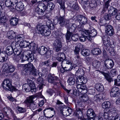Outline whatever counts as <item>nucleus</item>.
<instances>
[{
	"mask_svg": "<svg viewBox=\"0 0 120 120\" xmlns=\"http://www.w3.org/2000/svg\"><path fill=\"white\" fill-rule=\"evenodd\" d=\"M55 5L52 2H50L47 5L46 7V11H50L53 10L54 8Z\"/></svg>",
	"mask_w": 120,
	"mask_h": 120,
	"instance_id": "nucleus-35",
	"label": "nucleus"
},
{
	"mask_svg": "<svg viewBox=\"0 0 120 120\" xmlns=\"http://www.w3.org/2000/svg\"><path fill=\"white\" fill-rule=\"evenodd\" d=\"M72 8L74 10H78L79 9V7L77 3L75 2Z\"/></svg>",
	"mask_w": 120,
	"mask_h": 120,
	"instance_id": "nucleus-61",
	"label": "nucleus"
},
{
	"mask_svg": "<svg viewBox=\"0 0 120 120\" xmlns=\"http://www.w3.org/2000/svg\"><path fill=\"white\" fill-rule=\"evenodd\" d=\"M17 41H16L15 40L14 41H13L11 43V45L10 46L12 47L14 49V50L15 49L17 50L16 48V45H17L16 44Z\"/></svg>",
	"mask_w": 120,
	"mask_h": 120,
	"instance_id": "nucleus-59",
	"label": "nucleus"
},
{
	"mask_svg": "<svg viewBox=\"0 0 120 120\" xmlns=\"http://www.w3.org/2000/svg\"><path fill=\"white\" fill-rule=\"evenodd\" d=\"M30 64L29 68L30 69V74L34 76H37L38 73V71H37L32 64L30 63Z\"/></svg>",
	"mask_w": 120,
	"mask_h": 120,
	"instance_id": "nucleus-17",
	"label": "nucleus"
},
{
	"mask_svg": "<svg viewBox=\"0 0 120 120\" xmlns=\"http://www.w3.org/2000/svg\"><path fill=\"white\" fill-rule=\"evenodd\" d=\"M15 4V3L13 2L12 0H7L5 2V4L6 6L7 7L10 6L12 7Z\"/></svg>",
	"mask_w": 120,
	"mask_h": 120,
	"instance_id": "nucleus-42",
	"label": "nucleus"
},
{
	"mask_svg": "<svg viewBox=\"0 0 120 120\" xmlns=\"http://www.w3.org/2000/svg\"><path fill=\"white\" fill-rule=\"evenodd\" d=\"M54 110V109L52 108H47L46 109L44 110V116L46 117L45 115L46 114H48L49 112H51V111H53Z\"/></svg>",
	"mask_w": 120,
	"mask_h": 120,
	"instance_id": "nucleus-48",
	"label": "nucleus"
},
{
	"mask_svg": "<svg viewBox=\"0 0 120 120\" xmlns=\"http://www.w3.org/2000/svg\"><path fill=\"white\" fill-rule=\"evenodd\" d=\"M2 85L5 90H8L11 91L17 90L16 88L12 86L11 81L8 79H4L2 83Z\"/></svg>",
	"mask_w": 120,
	"mask_h": 120,
	"instance_id": "nucleus-2",
	"label": "nucleus"
},
{
	"mask_svg": "<svg viewBox=\"0 0 120 120\" xmlns=\"http://www.w3.org/2000/svg\"><path fill=\"white\" fill-rule=\"evenodd\" d=\"M95 88L97 91H102L104 89L103 85L100 83L96 84L95 86Z\"/></svg>",
	"mask_w": 120,
	"mask_h": 120,
	"instance_id": "nucleus-34",
	"label": "nucleus"
},
{
	"mask_svg": "<svg viewBox=\"0 0 120 120\" xmlns=\"http://www.w3.org/2000/svg\"><path fill=\"white\" fill-rule=\"evenodd\" d=\"M97 3L96 1L94 0H93L90 3L89 5L91 8H95L97 6Z\"/></svg>",
	"mask_w": 120,
	"mask_h": 120,
	"instance_id": "nucleus-49",
	"label": "nucleus"
},
{
	"mask_svg": "<svg viewBox=\"0 0 120 120\" xmlns=\"http://www.w3.org/2000/svg\"><path fill=\"white\" fill-rule=\"evenodd\" d=\"M7 20L6 17L5 15L2 16L0 18V23L3 24L4 26L5 25V22Z\"/></svg>",
	"mask_w": 120,
	"mask_h": 120,
	"instance_id": "nucleus-46",
	"label": "nucleus"
},
{
	"mask_svg": "<svg viewBox=\"0 0 120 120\" xmlns=\"http://www.w3.org/2000/svg\"><path fill=\"white\" fill-rule=\"evenodd\" d=\"M82 80H81L80 78L79 77H77L76 80V82L77 84L76 86L80 85L83 84L82 82Z\"/></svg>",
	"mask_w": 120,
	"mask_h": 120,
	"instance_id": "nucleus-55",
	"label": "nucleus"
},
{
	"mask_svg": "<svg viewBox=\"0 0 120 120\" xmlns=\"http://www.w3.org/2000/svg\"><path fill=\"white\" fill-rule=\"evenodd\" d=\"M72 35L71 38L73 41H76L78 40L79 37L77 35L73 34Z\"/></svg>",
	"mask_w": 120,
	"mask_h": 120,
	"instance_id": "nucleus-53",
	"label": "nucleus"
},
{
	"mask_svg": "<svg viewBox=\"0 0 120 120\" xmlns=\"http://www.w3.org/2000/svg\"><path fill=\"white\" fill-rule=\"evenodd\" d=\"M86 115L88 118L91 119L96 116V114L93 109H90L87 110Z\"/></svg>",
	"mask_w": 120,
	"mask_h": 120,
	"instance_id": "nucleus-20",
	"label": "nucleus"
},
{
	"mask_svg": "<svg viewBox=\"0 0 120 120\" xmlns=\"http://www.w3.org/2000/svg\"><path fill=\"white\" fill-rule=\"evenodd\" d=\"M106 22L105 20H100L99 22V24L101 26H106L107 25Z\"/></svg>",
	"mask_w": 120,
	"mask_h": 120,
	"instance_id": "nucleus-56",
	"label": "nucleus"
},
{
	"mask_svg": "<svg viewBox=\"0 0 120 120\" xmlns=\"http://www.w3.org/2000/svg\"><path fill=\"white\" fill-rule=\"evenodd\" d=\"M102 106L104 109H106V108H109L107 110H109L111 107H113L111 105V103L109 101H106L103 102L102 104Z\"/></svg>",
	"mask_w": 120,
	"mask_h": 120,
	"instance_id": "nucleus-28",
	"label": "nucleus"
},
{
	"mask_svg": "<svg viewBox=\"0 0 120 120\" xmlns=\"http://www.w3.org/2000/svg\"><path fill=\"white\" fill-rule=\"evenodd\" d=\"M77 90H74V92H73V94L76 96H79V94L81 91L79 89H78Z\"/></svg>",
	"mask_w": 120,
	"mask_h": 120,
	"instance_id": "nucleus-57",
	"label": "nucleus"
},
{
	"mask_svg": "<svg viewBox=\"0 0 120 120\" xmlns=\"http://www.w3.org/2000/svg\"><path fill=\"white\" fill-rule=\"evenodd\" d=\"M10 108H4L3 109V111L6 114L8 115Z\"/></svg>",
	"mask_w": 120,
	"mask_h": 120,
	"instance_id": "nucleus-62",
	"label": "nucleus"
},
{
	"mask_svg": "<svg viewBox=\"0 0 120 120\" xmlns=\"http://www.w3.org/2000/svg\"><path fill=\"white\" fill-rule=\"evenodd\" d=\"M69 26L67 28V33L65 35L66 40L67 43L70 42L71 41V37L73 34L77 26L75 23H73L70 27Z\"/></svg>",
	"mask_w": 120,
	"mask_h": 120,
	"instance_id": "nucleus-3",
	"label": "nucleus"
},
{
	"mask_svg": "<svg viewBox=\"0 0 120 120\" xmlns=\"http://www.w3.org/2000/svg\"><path fill=\"white\" fill-rule=\"evenodd\" d=\"M34 56L33 54L31 51H28L26 52V54L24 56L22 59L24 60H28L29 62L32 61L34 59Z\"/></svg>",
	"mask_w": 120,
	"mask_h": 120,
	"instance_id": "nucleus-11",
	"label": "nucleus"
},
{
	"mask_svg": "<svg viewBox=\"0 0 120 120\" xmlns=\"http://www.w3.org/2000/svg\"><path fill=\"white\" fill-rule=\"evenodd\" d=\"M1 56H0V62H3L5 60V55L4 53H1Z\"/></svg>",
	"mask_w": 120,
	"mask_h": 120,
	"instance_id": "nucleus-54",
	"label": "nucleus"
},
{
	"mask_svg": "<svg viewBox=\"0 0 120 120\" xmlns=\"http://www.w3.org/2000/svg\"><path fill=\"white\" fill-rule=\"evenodd\" d=\"M66 56L65 54L63 53L59 52L57 53L56 59L59 62H61V65L63 64V62L66 61Z\"/></svg>",
	"mask_w": 120,
	"mask_h": 120,
	"instance_id": "nucleus-13",
	"label": "nucleus"
},
{
	"mask_svg": "<svg viewBox=\"0 0 120 120\" xmlns=\"http://www.w3.org/2000/svg\"><path fill=\"white\" fill-rule=\"evenodd\" d=\"M83 32V34L89 35L91 37H95L97 34V31L92 27H90L88 30H85Z\"/></svg>",
	"mask_w": 120,
	"mask_h": 120,
	"instance_id": "nucleus-9",
	"label": "nucleus"
},
{
	"mask_svg": "<svg viewBox=\"0 0 120 120\" xmlns=\"http://www.w3.org/2000/svg\"><path fill=\"white\" fill-rule=\"evenodd\" d=\"M14 49L10 46H7L6 49V52L7 55L10 56L14 53Z\"/></svg>",
	"mask_w": 120,
	"mask_h": 120,
	"instance_id": "nucleus-27",
	"label": "nucleus"
},
{
	"mask_svg": "<svg viewBox=\"0 0 120 120\" xmlns=\"http://www.w3.org/2000/svg\"><path fill=\"white\" fill-rule=\"evenodd\" d=\"M53 45L54 49L56 52H58L61 50L62 43L60 40H55L53 43Z\"/></svg>",
	"mask_w": 120,
	"mask_h": 120,
	"instance_id": "nucleus-8",
	"label": "nucleus"
},
{
	"mask_svg": "<svg viewBox=\"0 0 120 120\" xmlns=\"http://www.w3.org/2000/svg\"><path fill=\"white\" fill-rule=\"evenodd\" d=\"M92 53L94 55H98L101 53V51L99 49L96 48L92 50Z\"/></svg>",
	"mask_w": 120,
	"mask_h": 120,
	"instance_id": "nucleus-44",
	"label": "nucleus"
},
{
	"mask_svg": "<svg viewBox=\"0 0 120 120\" xmlns=\"http://www.w3.org/2000/svg\"><path fill=\"white\" fill-rule=\"evenodd\" d=\"M38 52L41 55H43L46 58H49L51 56V54L50 50L48 49L44 46L40 47L38 50Z\"/></svg>",
	"mask_w": 120,
	"mask_h": 120,
	"instance_id": "nucleus-6",
	"label": "nucleus"
},
{
	"mask_svg": "<svg viewBox=\"0 0 120 120\" xmlns=\"http://www.w3.org/2000/svg\"><path fill=\"white\" fill-rule=\"evenodd\" d=\"M114 65V62L112 60L106 59L104 61V65L108 69L112 68Z\"/></svg>",
	"mask_w": 120,
	"mask_h": 120,
	"instance_id": "nucleus-14",
	"label": "nucleus"
},
{
	"mask_svg": "<svg viewBox=\"0 0 120 120\" xmlns=\"http://www.w3.org/2000/svg\"><path fill=\"white\" fill-rule=\"evenodd\" d=\"M34 97H35L33 95L30 96L25 100L24 102V103L29 106V105L31 103H34V101L33 100L34 98Z\"/></svg>",
	"mask_w": 120,
	"mask_h": 120,
	"instance_id": "nucleus-24",
	"label": "nucleus"
},
{
	"mask_svg": "<svg viewBox=\"0 0 120 120\" xmlns=\"http://www.w3.org/2000/svg\"><path fill=\"white\" fill-rule=\"evenodd\" d=\"M80 40L81 41L84 42L86 40V37L84 35H82L79 38Z\"/></svg>",
	"mask_w": 120,
	"mask_h": 120,
	"instance_id": "nucleus-63",
	"label": "nucleus"
},
{
	"mask_svg": "<svg viewBox=\"0 0 120 120\" xmlns=\"http://www.w3.org/2000/svg\"><path fill=\"white\" fill-rule=\"evenodd\" d=\"M100 72L104 76L106 79L109 82H110L111 81H113V79L108 74L102 71H100Z\"/></svg>",
	"mask_w": 120,
	"mask_h": 120,
	"instance_id": "nucleus-30",
	"label": "nucleus"
},
{
	"mask_svg": "<svg viewBox=\"0 0 120 120\" xmlns=\"http://www.w3.org/2000/svg\"><path fill=\"white\" fill-rule=\"evenodd\" d=\"M9 38L12 39L16 37L15 33L12 30H10L8 32L7 34Z\"/></svg>",
	"mask_w": 120,
	"mask_h": 120,
	"instance_id": "nucleus-32",
	"label": "nucleus"
},
{
	"mask_svg": "<svg viewBox=\"0 0 120 120\" xmlns=\"http://www.w3.org/2000/svg\"><path fill=\"white\" fill-rule=\"evenodd\" d=\"M85 74V71L82 68H79L75 72V75L78 77L83 76Z\"/></svg>",
	"mask_w": 120,
	"mask_h": 120,
	"instance_id": "nucleus-26",
	"label": "nucleus"
},
{
	"mask_svg": "<svg viewBox=\"0 0 120 120\" xmlns=\"http://www.w3.org/2000/svg\"><path fill=\"white\" fill-rule=\"evenodd\" d=\"M110 111L113 114V116L115 117V120H120V116H119V115L118 113V111L116 109L112 108L110 109Z\"/></svg>",
	"mask_w": 120,
	"mask_h": 120,
	"instance_id": "nucleus-19",
	"label": "nucleus"
},
{
	"mask_svg": "<svg viewBox=\"0 0 120 120\" xmlns=\"http://www.w3.org/2000/svg\"><path fill=\"white\" fill-rule=\"evenodd\" d=\"M30 63H28V64H25L24 66L26 68L23 70V73L24 75H27L29 72H30V69H29V67L30 65Z\"/></svg>",
	"mask_w": 120,
	"mask_h": 120,
	"instance_id": "nucleus-31",
	"label": "nucleus"
},
{
	"mask_svg": "<svg viewBox=\"0 0 120 120\" xmlns=\"http://www.w3.org/2000/svg\"><path fill=\"white\" fill-rule=\"evenodd\" d=\"M108 11L109 13L112 16L116 15L118 12V10L112 6H111L109 7Z\"/></svg>",
	"mask_w": 120,
	"mask_h": 120,
	"instance_id": "nucleus-23",
	"label": "nucleus"
},
{
	"mask_svg": "<svg viewBox=\"0 0 120 120\" xmlns=\"http://www.w3.org/2000/svg\"><path fill=\"white\" fill-rule=\"evenodd\" d=\"M18 19L16 18H13L10 21V24L12 26H16L18 23Z\"/></svg>",
	"mask_w": 120,
	"mask_h": 120,
	"instance_id": "nucleus-37",
	"label": "nucleus"
},
{
	"mask_svg": "<svg viewBox=\"0 0 120 120\" xmlns=\"http://www.w3.org/2000/svg\"><path fill=\"white\" fill-rule=\"evenodd\" d=\"M30 43L26 41H21L19 44V45L21 47L25 48L28 47L29 48V45H30Z\"/></svg>",
	"mask_w": 120,
	"mask_h": 120,
	"instance_id": "nucleus-33",
	"label": "nucleus"
},
{
	"mask_svg": "<svg viewBox=\"0 0 120 120\" xmlns=\"http://www.w3.org/2000/svg\"><path fill=\"white\" fill-rule=\"evenodd\" d=\"M90 52L89 50L87 49H83L82 51V54L84 56H87L90 55Z\"/></svg>",
	"mask_w": 120,
	"mask_h": 120,
	"instance_id": "nucleus-38",
	"label": "nucleus"
},
{
	"mask_svg": "<svg viewBox=\"0 0 120 120\" xmlns=\"http://www.w3.org/2000/svg\"><path fill=\"white\" fill-rule=\"evenodd\" d=\"M48 28L45 25L37 26L36 32L39 34H41L45 36H48L51 34L50 31L47 30Z\"/></svg>",
	"mask_w": 120,
	"mask_h": 120,
	"instance_id": "nucleus-4",
	"label": "nucleus"
},
{
	"mask_svg": "<svg viewBox=\"0 0 120 120\" xmlns=\"http://www.w3.org/2000/svg\"><path fill=\"white\" fill-rule=\"evenodd\" d=\"M76 87L77 89L80 90L81 91V90H86L87 89L85 85L84 84L76 86Z\"/></svg>",
	"mask_w": 120,
	"mask_h": 120,
	"instance_id": "nucleus-45",
	"label": "nucleus"
},
{
	"mask_svg": "<svg viewBox=\"0 0 120 120\" xmlns=\"http://www.w3.org/2000/svg\"><path fill=\"white\" fill-rule=\"evenodd\" d=\"M57 21L60 26L62 27H68L69 25L70 20L68 19H66L63 16H60L58 18Z\"/></svg>",
	"mask_w": 120,
	"mask_h": 120,
	"instance_id": "nucleus-7",
	"label": "nucleus"
},
{
	"mask_svg": "<svg viewBox=\"0 0 120 120\" xmlns=\"http://www.w3.org/2000/svg\"><path fill=\"white\" fill-rule=\"evenodd\" d=\"M38 45L35 43L33 42L30 43V45H29V48L31 49L33 51L34 53H36V51L38 52V49L37 47Z\"/></svg>",
	"mask_w": 120,
	"mask_h": 120,
	"instance_id": "nucleus-25",
	"label": "nucleus"
},
{
	"mask_svg": "<svg viewBox=\"0 0 120 120\" xmlns=\"http://www.w3.org/2000/svg\"><path fill=\"white\" fill-rule=\"evenodd\" d=\"M47 27L50 30H53L55 28L54 25L52 23V22L50 20L47 21L46 22Z\"/></svg>",
	"mask_w": 120,
	"mask_h": 120,
	"instance_id": "nucleus-36",
	"label": "nucleus"
},
{
	"mask_svg": "<svg viewBox=\"0 0 120 120\" xmlns=\"http://www.w3.org/2000/svg\"><path fill=\"white\" fill-rule=\"evenodd\" d=\"M48 80L49 82L53 84L54 85H56L58 83L57 82L59 81V79L57 77L53 76L51 74H49L48 75Z\"/></svg>",
	"mask_w": 120,
	"mask_h": 120,
	"instance_id": "nucleus-10",
	"label": "nucleus"
},
{
	"mask_svg": "<svg viewBox=\"0 0 120 120\" xmlns=\"http://www.w3.org/2000/svg\"><path fill=\"white\" fill-rule=\"evenodd\" d=\"M56 108L58 111H60L59 115L62 118L69 115L72 112V110L69 107H63L62 106L59 105L58 107L56 106Z\"/></svg>",
	"mask_w": 120,
	"mask_h": 120,
	"instance_id": "nucleus-1",
	"label": "nucleus"
},
{
	"mask_svg": "<svg viewBox=\"0 0 120 120\" xmlns=\"http://www.w3.org/2000/svg\"><path fill=\"white\" fill-rule=\"evenodd\" d=\"M42 64L44 66H45L47 67H51L50 66L51 62L49 60H46L42 63Z\"/></svg>",
	"mask_w": 120,
	"mask_h": 120,
	"instance_id": "nucleus-52",
	"label": "nucleus"
},
{
	"mask_svg": "<svg viewBox=\"0 0 120 120\" xmlns=\"http://www.w3.org/2000/svg\"><path fill=\"white\" fill-rule=\"evenodd\" d=\"M80 78L81 80H82V82L83 84H85L86 83L87 81V79L86 78L84 77L83 76L79 77Z\"/></svg>",
	"mask_w": 120,
	"mask_h": 120,
	"instance_id": "nucleus-60",
	"label": "nucleus"
},
{
	"mask_svg": "<svg viewBox=\"0 0 120 120\" xmlns=\"http://www.w3.org/2000/svg\"><path fill=\"white\" fill-rule=\"evenodd\" d=\"M27 81L30 87L31 92L33 94L35 93L36 92V89L35 88V84L33 81L28 79H27Z\"/></svg>",
	"mask_w": 120,
	"mask_h": 120,
	"instance_id": "nucleus-16",
	"label": "nucleus"
},
{
	"mask_svg": "<svg viewBox=\"0 0 120 120\" xmlns=\"http://www.w3.org/2000/svg\"><path fill=\"white\" fill-rule=\"evenodd\" d=\"M75 113L77 116L79 118L82 119L83 118L82 112L80 109H79L78 110H76Z\"/></svg>",
	"mask_w": 120,
	"mask_h": 120,
	"instance_id": "nucleus-41",
	"label": "nucleus"
},
{
	"mask_svg": "<svg viewBox=\"0 0 120 120\" xmlns=\"http://www.w3.org/2000/svg\"><path fill=\"white\" fill-rule=\"evenodd\" d=\"M72 19L74 20L75 23L78 22L82 25L86 24L87 21L86 18L82 15L75 16L72 18Z\"/></svg>",
	"mask_w": 120,
	"mask_h": 120,
	"instance_id": "nucleus-5",
	"label": "nucleus"
},
{
	"mask_svg": "<svg viewBox=\"0 0 120 120\" xmlns=\"http://www.w3.org/2000/svg\"><path fill=\"white\" fill-rule=\"evenodd\" d=\"M105 38V37H103L102 38L104 44L105 46L107 47H109L110 44V43L109 40V38H108L106 39V38H105V39H104Z\"/></svg>",
	"mask_w": 120,
	"mask_h": 120,
	"instance_id": "nucleus-39",
	"label": "nucleus"
},
{
	"mask_svg": "<svg viewBox=\"0 0 120 120\" xmlns=\"http://www.w3.org/2000/svg\"><path fill=\"white\" fill-rule=\"evenodd\" d=\"M7 66H8V68L6 69H5L6 71L9 73H12L14 72L15 68V67L11 63H10V62L6 63L4 64L3 66V67L6 68Z\"/></svg>",
	"mask_w": 120,
	"mask_h": 120,
	"instance_id": "nucleus-12",
	"label": "nucleus"
},
{
	"mask_svg": "<svg viewBox=\"0 0 120 120\" xmlns=\"http://www.w3.org/2000/svg\"><path fill=\"white\" fill-rule=\"evenodd\" d=\"M114 84L117 86H120V80H119L118 79L114 80Z\"/></svg>",
	"mask_w": 120,
	"mask_h": 120,
	"instance_id": "nucleus-64",
	"label": "nucleus"
},
{
	"mask_svg": "<svg viewBox=\"0 0 120 120\" xmlns=\"http://www.w3.org/2000/svg\"><path fill=\"white\" fill-rule=\"evenodd\" d=\"M75 80L74 75H71L68 79L67 82L69 85H73L74 84Z\"/></svg>",
	"mask_w": 120,
	"mask_h": 120,
	"instance_id": "nucleus-29",
	"label": "nucleus"
},
{
	"mask_svg": "<svg viewBox=\"0 0 120 120\" xmlns=\"http://www.w3.org/2000/svg\"><path fill=\"white\" fill-rule=\"evenodd\" d=\"M105 31L108 35L112 36L114 34V30L112 26L110 25L106 26L105 28Z\"/></svg>",
	"mask_w": 120,
	"mask_h": 120,
	"instance_id": "nucleus-18",
	"label": "nucleus"
},
{
	"mask_svg": "<svg viewBox=\"0 0 120 120\" xmlns=\"http://www.w3.org/2000/svg\"><path fill=\"white\" fill-rule=\"evenodd\" d=\"M112 108H115L114 107H111L109 110H108L107 111L106 110V109L105 110L103 116L104 119H108L109 117L112 114L111 112L110 111V109Z\"/></svg>",
	"mask_w": 120,
	"mask_h": 120,
	"instance_id": "nucleus-22",
	"label": "nucleus"
},
{
	"mask_svg": "<svg viewBox=\"0 0 120 120\" xmlns=\"http://www.w3.org/2000/svg\"><path fill=\"white\" fill-rule=\"evenodd\" d=\"M112 15L108 13H105L104 16V17L105 20H108L111 19Z\"/></svg>",
	"mask_w": 120,
	"mask_h": 120,
	"instance_id": "nucleus-51",
	"label": "nucleus"
},
{
	"mask_svg": "<svg viewBox=\"0 0 120 120\" xmlns=\"http://www.w3.org/2000/svg\"><path fill=\"white\" fill-rule=\"evenodd\" d=\"M100 64V62L98 61L94 60L93 62V66L96 69H98L99 68Z\"/></svg>",
	"mask_w": 120,
	"mask_h": 120,
	"instance_id": "nucleus-43",
	"label": "nucleus"
},
{
	"mask_svg": "<svg viewBox=\"0 0 120 120\" xmlns=\"http://www.w3.org/2000/svg\"><path fill=\"white\" fill-rule=\"evenodd\" d=\"M89 99V97L88 95L86 94H85L81 96V100L85 102L88 101Z\"/></svg>",
	"mask_w": 120,
	"mask_h": 120,
	"instance_id": "nucleus-47",
	"label": "nucleus"
},
{
	"mask_svg": "<svg viewBox=\"0 0 120 120\" xmlns=\"http://www.w3.org/2000/svg\"><path fill=\"white\" fill-rule=\"evenodd\" d=\"M30 109L31 110H34L37 107V105L33 103L31 104L30 105H29V106Z\"/></svg>",
	"mask_w": 120,
	"mask_h": 120,
	"instance_id": "nucleus-58",
	"label": "nucleus"
},
{
	"mask_svg": "<svg viewBox=\"0 0 120 120\" xmlns=\"http://www.w3.org/2000/svg\"><path fill=\"white\" fill-rule=\"evenodd\" d=\"M74 64L76 65V66L74 67V68H78V66L82 67L83 66V64L82 62L80 61L79 60H77L74 61Z\"/></svg>",
	"mask_w": 120,
	"mask_h": 120,
	"instance_id": "nucleus-40",
	"label": "nucleus"
},
{
	"mask_svg": "<svg viewBox=\"0 0 120 120\" xmlns=\"http://www.w3.org/2000/svg\"><path fill=\"white\" fill-rule=\"evenodd\" d=\"M16 4L15 8L18 11H22L24 9V5L23 4L21 1L15 3Z\"/></svg>",
	"mask_w": 120,
	"mask_h": 120,
	"instance_id": "nucleus-21",
	"label": "nucleus"
},
{
	"mask_svg": "<svg viewBox=\"0 0 120 120\" xmlns=\"http://www.w3.org/2000/svg\"><path fill=\"white\" fill-rule=\"evenodd\" d=\"M119 89L117 87L113 88L110 92V96L112 97H116L120 94Z\"/></svg>",
	"mask_w": 120,
	"mask_h": 120,
	"instance_id": "nucleus-15",
	"label": "nucleus"
},
{
	"mask_svg": "<svg viewBox=\"0 0 120 120\" xmlns=\"http://www.w3.org/2000/svg\"><path fill=\"white\" fill-rule=\"evenodd\" d=\"M36 12L38 15H43L44 14V12L42 10V9H40L38 7H37L35 9Z\"/></svg>",
	"mask_w": 120,
	"mask_h": 120,
	"instance_id": "nucleus-50",
	"label": "nucleus"
}]
</instances>
